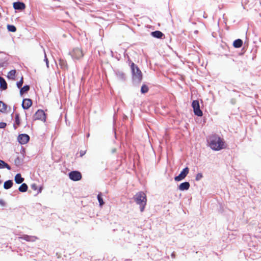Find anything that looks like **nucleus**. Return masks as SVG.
Wrapping results in <instances>:
<instances>
[{"label":"nucleus","instance_id":"1","mask_svg":"<svg viewBox=\"0 0 261 261\" xmlns=\"http://www.w3.org/2000/svg\"><path fill=\"white\" fill-rule=\"evenodd\" d=\"M130 68L133 82L136 84L140 83L142 79V74L141 71L133 62L131 63Z\"/></svg>","mask_w":261,"mask_h":261},{"label":"nucleus","instance_id":"2","mask_svg":"<svg viewBox=\"0 0 261 261\" xmlns=\"http://www.w3.org/2000/svg\"><path fill=\"white\" fill-rule=\"evenodd\" d=\"M134 199L135 201L140 205L141 212H143L144 210L147 202L146 194L143 192H138L135 195Z\"/></svg>","mask_w":261,"mask_h":261},{"label":"nucleus","instance_id":"3","mask_svg":"<svg viewBox=\"0 0 261 261\" xmlns=\"http://www.w3.org/2000/svg\"><path fill=\"white\" fill-rule=\"evenodd\" d=\"M210 147H223L224 142L223 139L217 135H213L207 139Z\"/></svg>","mask_w":261,"mask_h":261},{"label":"nucleus","instance_id":"4","mask_svg":"<svg viewBox=\"0 0 261 261\" xmlns=\"http://www.w3.org/2000/svg\"><path fill=\"white\" fill-rule=\"evenodd\" d=\"M69 54L73 60H79L84 56L83 51L80 47H74Z\"/></svg>","mask_w":261,"mask_h":261},{"label":"nucleus","instance_id":"5","mask_svg":"<svg viewBox=\"0 0 261 261\" xmlns=\"http://www.w3.org/2000/svg\"><path fill=\"white\" fill-rule=\"evenodd\" d=\"M192 107L193 109L194 114L197 116H202V111L200 109L199 102L198 100H195L192 101Z\"/></svg>","mask_w":261,"mask_h":261},{"label":"nucleus","instance_id":"6","mask_svg":"<svg viewBox=\"0 0 261 261\" xmlns=\"http://www.w3.org/2000/svg\"><path fill=\"white\" fill-rule=\"evenodd\" d=\"M39 120L45 122L46 121V114L42 110H38L34 115V120Z\"/></svg>","mask_w":261,"mask_h":261},{"label":"nucleus","instance_id":"7","mask_svg":"<svg viewBox=\"0 0 261 261\" xmlns=\"http://www.w3.org/2000/svg\"><path fill=\"white\" fill-rule=\"evenodd\" d=\"M69 177L72 180L79 181L82 178V174L79 171H73L69 173Z\"/></svg>","mask_w":261,"mask_h":261},{"label":"nucleus","instance_id":"8","mask_svg":"<svg viewBox=\"0 0 261 261\" xmlns=\"http://www.w3.org/2000/svg\"><path fill=\"white\" fill-rule=\"evenodd\" d=\"M189 172V169L188 167L184 168L180 173L177 176L175 177L174 179L175 181H179L184 179L188 175Z\"/></svg>","mask_w":261,"mask_h":261},{"label":"nucleus","instance_id":"9","mask_svg":"<svg viewBox=\"0 0 261 261\" xmlns=\"http://www.w3.org/2000/svg\"><path fill=\"white\" fill-rule=\"evenodd\" d=\"M30 137L27 134L19 135L17 137V140L21 144H25L29 140Z\"/></svg>","mask_w":261,"mask_h":261},{"label":"nucleus","instance_id":"10","mask_svg":"<svg viewBox=\"0 0 261 261\" xmlns=\"http://www.w3.org/2000/svg\"><path fill=\"white\" fill-rule=\"evenodd\" d=\"M33 102L31 99L25 98L22 101V107L23 109H28L32 105Z\"/></svg>","mask_w":261,"mask_h":261},{"label":"nucleus","instance_id":"11","mask_svg":"<svg viewBox=\"0 0 261 261\" xmlns=\"http://www.w3.org/2000/svg\"><path fill=\"white\" fill-rule=\"evenodd\" d=\"M115 73L118 80L122 81H124L125 80V75L122 71L117 70L115 71Z\"/></svg>","mask_w":261,"mask_h":261},{"label":"nucleus","instance_id":"12","mask_svg":"<svg viewBox=\"0 0 261 261\" xmlns=\"http://www.w3.org/2000/svg\"><path fill=\"white\" fill-rule=\"evenodd\" d=\"M13 8L15 10H22L24 9L25 5L21 2H17L13 3Z\"/></svg>","mask_w":261,"mask_h":261},{"label":"nucleus","instance_id":"13","mask_svg":"<svg viewBox=\"0 0 261 261\" xmlns=\"http://www.w3.org/2000/svg\"><path fill=\"white\" fill-rule=\"evenodd\" d=\"M190 184L189 182H184L180 184L179 189L181 191L187 190L190 188Z\"/></svg>","mask_w":261,"mask_h":261},{"label":"nucleus","instance_id":"14","mask_svg":"<svg viewBox=\"0 0 261 261\" xmlns=\"http://www.w3.org/2000/svg\"><path fill=\"white\" fill-rule=\"evenodd\" d=\"M151 35L153 37L156 38H162V37L164 36V34L160 31H155L154 32H152L151 33Z\"/></svg>","mask_w":261,"mask_h":261},{"label":"nucleus","instance_id":"15","mask_svg":"<svg viewBox=\"0 0 261 261\" xmlns=\"http://www.w3.org/2000/svg\"><path fill=\"white\" fill-rule=\"evenodd\" d=\"M0 88L3 90L7 88V84L5 80L1 76H0Z\"/></svg>","mask_w":261,"mask_h":261},{"label":"nucleus","instance_id":"16","mask_svg":"<svg viewBox=\"0 0 261 261\" xmlns=\"http://www.w3.org/2000/svg\"><path fill=\"white\" fill-rule=\"evenodd\" d=\"M14 180L16 183L19 184L23 181L24 178L21 177V175L20 173H18L15 175Z\"/></svg>","mask_w":261,"mask_h":261},{"label":"nucleus","instance_id":"17","mask_svg":"<svg viewBox=\"0 0 261 261\" xmlns=\"http://www.w3.org/2000/svg\"><path fill=\"white\" fill-rule=\"evenodd\" d=\"M243 44V41L240 39H238L234 41L233 43V45L236 48H239L242 46Z\"/></svg>","mask_w":261,"mask_h":261},{"label":"nucleus","instance_id":"18","mask_svg":"<svg viewBox=\"0 0 261 261\" xmlns=\"http://www.w3.org/2000/svg\"><path fill=\"white\" fill-rule=\"evenodd\" d=\"M13 186V182L11 180H7L4 182V188L5 189H9Z\"/></svg>","mask_w":261,"mask_h":261},{"label":"nucleus","instance_id":"19","mask_svg":"<svg viewBox=\"0 0 261 261\" xmlns=\"http://www.w3.org/2000/svg\"><path fill=\"white\" fill-rule=\"evenodd\" d=\"M20 121L19 119V114H16L15 118V123L14 124V127L16 129L17 126L19 125Z\"/></svg>","mask_w":261,"mask_h":261},{"label":"nucleus","instance_id":"20","mask_svg":"<svg viewBox=\"0 0 261 261\" xmlns=\"http://www.w3.org/2000/svg\"><path fill=\"white\" fill-rule=\"evenodd\" d=\"M6 168L8 170L11 169V167L6 163L2 160H0V169Z\"/></svg>","mask_w":261,"mask_h":261},{"label":"nucleus","instance_id":"21","mask_svg":"<svg viewBox=\"0 0 261 261\" xmlns=\"http://www.w3.org/2000/svg\"><path fill=\"white\" fill-rule=\"evenodd\" d=\"M15 73L16 70H12L8 72L7 77L10 79L14 80Z\"/></svg>","mask_w":261,"mask_h":261},{"label":"nucleus","instance_id":"22","mask_svg":"<svg viewBox=\"0 0 261 261\" xmlns=\"http://www.w3.org/2000/svg\"><path fill=\"white\" fill-rule=\"evenodd\" d=\"M30 89L29 86L25 85L21 88L20 90V94L22 95L24 93L28 92Z\"/></svg>","mask_w":261,"mask_h":261},{"label":"nucleus","instance_id":"23","mask_svg":"<svg viewBox=\"0 0 261 261\" xmlns=\"http://www.w3.org/2000/svg\"><path fill=\"white\" fill-rule=\"evenodd\" d=\"M19 191L21 192H26L28 190V186L26 184H22L18 189Z\"/></svg>","mask_w":261,"mask_h":261},{"label":"nucleus","instance_id":"24","mask_svg":"<svg viewBox=\"0 0 261 261\" xmlns=\"http://www.w3.org/2000/svg\"><path fill=\"white\" fill-rule=\"evenodd\" d=\"M7 110V105L3 101H0V111L5 112Z\"/></svg>","mask_w":261,"mask_h":261},{"label":"nucleus","instance_id":"25","mask_svg":"<svg viewBox=\"0 0 261 261\" xmlns=\"http://www.w3.org/2000/svg\"><path fill=\"white\" fill-rule=\"evenodd\" d=\"M97 199L99 203V205L100 206H102L104 204V202L103 201L101 193H100L99 194H98Z\"/></svg>","mask_w":261,"mask_h":261},{"label":"nucleus","instance_id":"26","mask_svg":"<svg viewBox=\"0 0 261 261\" xmlns=\"http://www.w3.org/2000/svg\"><path fill=\"white\" fill-rule=\"evenodd\" d=\"M7 29L9 32H15L16 31V27L13 25L8 24Z\"/></svg>","mask_w":261,"mask_h":261},{"label":"nucleus","instance_id":"27","mask_svg":"<svg viewBox=\"0 0 261 261\" xmlns=\"http://www.w3.org/2000/svg\"><path fill=\"white\" fill-rule=\"evenodd\" d=\"M59 64L62 68L65 69L67 67V64L66 61L63 60H60Z\"/></svg>","mask_w":261,"mask_h":261},{"label":"nucleus","instance_id":"28","mask_svg":"<svg viewBox=\"0 0 261 261\" xmlns=\"http://www.w3.org/2000/svg\"><path fill=\"white\" fill-rule=\"evenodd\" d=\"M148 88L146 85H143L142 86L141 89V91L142 93H146L148 92Z\"/></svg>","mask_w":261,"mask_h":261},{"label":"nucleus","instance_id":"29","mask_svg":"<svg viewBox=\"0 0 261 261\" xmlns=\"http://www.w3.org/2000/svg\"><path fill=\"white\" fill-rule=\"evenodd\" d=\"M22 84H23V78L22 77L19 82H17V84H16L17 87L18 88H20L21 87Z\"/></svg>","mask_w":261,"mask_h":261},{"label":"nucleus","instance_id":"30","mask_svg":"<svg viewBox=\"0 0 261 261\" xmlns=\"http://www.w3.org/2000/svg\"><path fill=\"white\" fill-rule=\"evenodd\" d=\"M44 61L46 63V67L47 68L49 67V63H48V60L46 57V54L45 52H44Z\"/></svg>","mask_w":261,"mask_h":261},{"label":"nucleus","instance_id":"31","mask_svg":"<svg viewBox=\"0 0 261 261\" xmlns=\"http://www.w3.org/2000/svg\"><path fill=\"white\" fill-rule=\"evenodd\" d=\"M37 191V193L36 194H39V193H40L41 192V190H42V188L41 187H39L38 189H37L36 186L34 185V191Z\"/></svg>","mask_w":261,"mask_h":261},{"label":"nucleus","instance_id":"32","mask_svg":"<svg viewBox=\"0 0 261 261\" xmlns=\"http://www.w3.org/2000/svg\"><path fill=\"white\" fill-rule=\"evenodd\" d=\"M202 173H198L197 175H196V180H200L202 177Z\"/></svg>","mask_w":261,"mask_h":261},{"label":"nucleus","instance_id":"33","mask_svg":"<svg viewBox=\"0 0 261 261\" xmlns=\"http://www.w3.org/2000/svg\"><path fill=\"white\" fill-rule=\"evenodd\" d=\"M6 126V123L5 122H0V128H4Z\"/></svg>","mask_w":261,"mask_h":261},{"label":"nucleus","instance_id":"34","mask_svg":"<svg viewBox=\"0 0 261 261\" xmlns=\"http://www.w3.org/2000/svg\"><path fill=\"white\" fill-rule=\"evenodd\" d=\"M214 150H216V151H217V150H220L221 149H222V148H212Z\"/></svg>","mask_w":261,"mask_h":261},{"label":"nucleus","instance_id":"35","mask_svg":"<svg viewBox=\"0 0 261 261\" xmlns=\"http://www.w3.org/2000/svg\"><path fill=\"white\" fill-rule=\"evenodd\" d=\"M85 153H81V155L80 156H82Z\"/></svg>","mask_w":261,"mask_h":261},{"label":"nucleus","instance_id":"36","mask_svg":"<svg viewBox=\"0 0 261 261\" xmlns=\"http://www.w3.org/2000/svg\"><path fill=\"white\" fill-rule=\"evenodd\" d=\"M115 149L113 150V152H115Z\"/></svg>","mask_w":261,"mask_h":261},{"label":"nucleus","instance_id":"37","mask_svg":"<svg viewBox=\"0 0 261 261\" xmlns=\"http://www.w3.org/2000/svg\"><path fill=\"white\" fill-rule=\"evenodd\" d=\"M1 182H2V181H1V180H0V184H1Z\"/></svg>","mask_w":261,"mask_h":261}]
</instances>
